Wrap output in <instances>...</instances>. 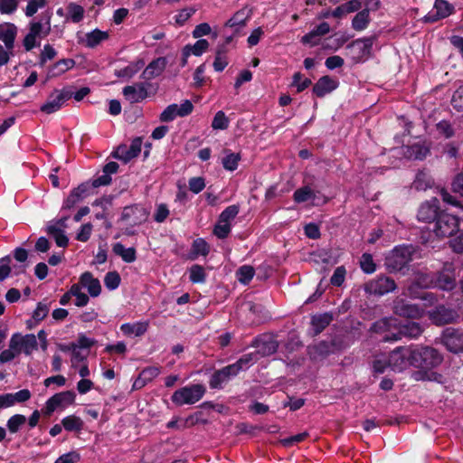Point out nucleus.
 Segmentation results:
<instances>
[{
	"label": "nucleus",
	"mask_w": 463,
	"mask_h": 463,
	"mask_svg": "<svg viewBox=\"0 0 463 463\" xmlns=\"http://www.w3.org/2000/svg\"><path fill=\"white\" fill-rule=\"evenodd\" d=\"M414 346H399L390 353L388 366L394 372L414 366Z\"/></svg>",
	"instance_id": "f257e3e1"
},
{
	"label": "nucleus",
	"mask_w": 463,
	"mask_h": 463,
	"mask_svg": "<svg viewBox=\"0 0 463 463\" xmlns=\"http://www.w3.org/2000/svg\"><path fill=\"white\" fill-rule=\"evenodd\" d=\"M413 250L411 246L394 248L385 259V265L392 272L402 271L412 260Z\"/></svg>",
	"instance_id": "f03ea898"
},
{
	"label": "nucleus",
	"mask_w": 463,
	"mask_h": 463,
	"mask_svg": "<svg viewBox=\"0 0 463 463\" xmlns=\"http://www.w3.org/2000/svg\"><path fill=\"white\" fill-rule=\"evenodd\" d=\"M414 367L433 368L439 365L443 356L436 349L429 346L414 347Z\"/></svg>",
	"instance_id": "7ed1b4c3"
},
{
	"label": "nucleus",
	"mask_w": 463,
	"mask_h": 463,
	"mask_svg": "<svg viewBox=\"0 0 463 463\" xmlns=\"http://www.w3.org/2000/svg\"><path fill=\"white\" fill-rule=\"evenodd\" d=\"M205 392V387L202 384H192L176 390L172 397V402L177 406L194 404L200 401Z\"/></svg>",
	"instance_id": "20e7f679"
},
{
	"label": "nucleus",
	"mask_w": 463,
	"mask_h": 463,
	"mask_svg": "<svg viewBox=\"0 0 463 463\" xmlns=\"http://www.w3.org/2000/svg\"><path fill=\"white\" fill-rule=\"evenodd\" d=\"M51 16L49 15L45 22L33 21L29 24V33L24 39V46L26 51H31L36 44L37 37H46L51 33Z\"/></svg>",
	"instance_id": "39448f33"
},
{
	"label": "nucleus",
	"mask_w": 463,
	"mask_h": 463,
	"mask_svg": "<svg viewBox=\"0 0 463 463\" xmlns=\"http://www.w3.org/2000/svg\"><path fill=\"white\" fill-rule=\"evenodd\" d=\"M458 217L447 213H439L436 219L434 232L438 237H449L458 230Z\"/></svg>",
	"instance_id": "423d86ee"
},
{
	"label": "nucleus",
	"mask_w": 463,
	"mask_h": 463,
	"mask_svg": "<svg viewBox=\"0 0 463 463\" xmlns=\"http://www.w3.org/2000/svg\"><path fill=\"white\" fill-rule=\"evenodd\" d=\"M75 401V393L72 391H65L52 395L45 403L43 414L50 416L55 410L64 409Z\"/></svg>",
	"instance_id": "0eeeda50"
},
{
	"label": "nucleus",
	"mask_w": 463,
	"mask_h": 463,
	"mask_svg": "<svg viewBox=\"0 0 463 463\" xmlns=\"http://www.w3.org/2000/svg\"><path fill=\"white\" fill-rule=\"evenodd\" d=\"M441 342L446 348L454 354L463 353V331L448 327L441 335Z\"/></svg>",
	"instance_id": "6e6552de"
},
{
	"label": "nucleus",
	"mask_w": 463,
	"mask_h": 463,
	"mask_svg": "<svg viewBox=\"0 0 463 463\" xmlns=\"http://www.w3.org/2000/svg\"><path fill=\"white\" fill-rule=\"evenodd\" d=\"M72 92L67 89L55 90L48 97L46 102L41 106V111L46 114H52L58 111L64 102L71 99Z\"/></svg>",
	"instance_id": "1a4fd4ad"
},
{
	"label": "nucleus",
	"mask_w": 463,
	"mask_h": 463,
	"mask_svg": "<svg viewBox=\"0 0 463 463\" xmlns=\"http://www.w3.org/2000/svg\"><path fill=\"white\" fill-rule=\"evenodd\" d=\"M396 288L394 280L386 276H379L364 285L365 292L373 295L383 296Z\"/></svg>",
	"instance_id": "9d476101"
},
{
	"label": "nucleus",
	"mask_w": 463,
	"mask_h": 463,
	"mask_svg": "<svg viewBox=\"0 0 463 463\" xmlns=\"http://www.w3.org/2000/svg\"><path fill=\"white\" fill-rule=\"evenodd\" d=\"M422 332L423 329L419 323L407 322L401 325L397 322V331L392 333V335H387V336L384 337V341H398L402 337L416 338L420 335Z\"/></svg>",
	"instance_id": "9b49d317"
},
{
	"label": "nucleus",
	"mask_w": 463,
	"mask_h": 463,
	"mask_svg": "<svg viewBox=\"0 0 463 463\" xmlns=\"http://www.w3.org/2000/svg\"><path fill=\"white\" fill-rule=\"evenodd\" d=\"M250 346L257 348L258 357L269 356L279 348V342L269 335H259L252 341Z\"/></svg>",
	"instance_id": "f8f14e48"
},
{
	"label": "nucleus",
	"mask_w": 463,
	"mask_h": 463,
	"mask_svg": "<svg viewBox=\"0 0 463 463\" xmlns=\"http://www.w3.org/2000/svg\"><path fill=\"white\" fill-rule=\"evenodd\" d=\"M194 106L192 102L185 99L180 106L177 104H171L167 106L160 114V120L162 122L173 121L176 117H185L192 113Z\"/></svg>",
	"instance_id": "ddd939ff"
},
{
	"label": "nucleus",
	"mask_w": 463,
	"mask_h": 463,
	"mask_svg": "<svg viewBox=\"0 0 463 463\" xmlns=\"http://www.w3.org/2000/svg\"><path fill=\"white\" fill-rule=\"evenodd\" d=\"M148 217V212L140 204L126 206L121 213V220L135 226L144 222Z\"/></svg>",
	"instance_id": "4468645a"
},
{
	"label": "nucleus",
	"mask_w": 463,
	"mask_h": 463,
	"mask_svg": "<svg viewBox=\"0 0 463 463\" xmlns=\"http://www.w3.org/2000/svg\"><path fill=\"white\" fill-rule=\"evenodd\" d=\"M393 312L400 316L409 318H420L423 315V309L417 305L410 304L402 298H396L393 301Z\"/></svg>",
	"instance_id": "2eb2a0df"
},
{
	"label": "nucleus",
	"mask_w": 463,
	"mask_h": 463,
	"mask_svg": "<svg viewBox=\"0 0 463 463\" xmlns=\"http://www.w3.org/2000/svg\"><path fill=\"white\" fill-rule=\"evenodd\" d=\"M456 286V274L455 269L452 264H446L443 269L438 273L435 280L434 287L442 290H451Z\"/></svg>",
	"instance_id": "dca6fc26"
},
{
	"label": "nucleus",
	"mask_w": 463,
	"mask_h": 463,
	"mask_svg": "<svg viewBox=\"0 0 463 463\" xmlns=\"http://www.w3.org/2000/svg\"><path fill=\"white\" fill-rule=\"evenodd\" d=\"M439 200L432 198L430 201L423 203L418 211V220L420 222H430L439 216Z\"/></svg>",
	"instance_id": "f3484780"
},
{
	"label": "nucleus",
	"mask_w": 463,
	"mask_h": 463,
	"mask_svg": "<svg viewBox=\"0 0 463 463\" xmlns=\"http://www.w3.org/2000/svg\"><path fill=\"white\" fill-rule=\"evenodd\" d=\"M240 373L235 364H229L216 371L211 377L210 386L212 388H219L222 383L228 381L231 377L236 376Z\"/></svg>",
	"instance_id": "a211bd4d"
},
{
	"label": "nucleus",
	"mask_w": 463,
	"mask_h": 463,
	"mask_svg": "<svg viewBox=\"0 0 463 463\" xmlns=\"http://www.w3.org/2000/svg\"><path fill=\"white\" fill-rule=\"evenodd\" d=\"M458 317V313L451 309L448 308L444 306H439L436 307L430 313V318L434 324L442 326L445 324H449L456 321Z\"/></svg>",
	"instance_id": "6ab92c4d"
},
{
	"label": "nucleus",
	"mask_w": 463,
	"mask_h": 463,
	"mask_svg": "<svg viewBox=\"0 0 463 463\" xmlns=\"http://www.w3.org/2000/svg\"><path fill=\"white\" fill-rule=\"evenodd\" d=\"M374 41L375 36L357 39L350 43L347 47L353 48L354 51H356L357 54L354 59L356 61H359L362 59L367 58L371 55V51Z\"/></svg>",
	"instance_id": "aec40b11"
},
{
	"label": "nucleus",
	"mask_w": 463,
	"mask_h": 463,
	"mask_svg": "<svg viewBox=\"0 0 463 463\" xmlns=\"http://www.w3.org/2000/svg\"><path fill=\"white\" fill-rule=\"evenodd\" d=\"M20 339L19 333L14 334L11 336L8 348L0 353V364L11 362L23 352Z\"/></svg>",
	"instance_id": "412c9836"
},
{
	"label": "nucleus",
	"mask_w": 463,
	"mask_h": 463,
	"mask_svg": "<svg viewBox=\"0 0 463 463\" xmlns=\"http://www.w3.org/2000/svg\"><path fill=\"white\" fill-rule=\"evenodd\" d=\"M79 283L82 288H87L90 296L92 298H97L101 293V285L99 280L94 278L92 273L90 271L83 272L80 275Z\"/></svg>",
	"instance_id": "4be33fe9"
},
{
	"label": "nucleus",
	"mask_w": 463,
	"mask_h": 463,
	"mask_svg": "<svg viewBox=\"0 0 463 463\" xmlns=\"http://www.w3.org/2000/svg\"><path fill=\"white\" fill-rule=\"evenodd\" d=\"M338 87V81L330 76L321 77L314 85L313 92L319 98L332 92Z\"/></svg>",
	"instance_id": "5701e85b"
},
{
	"label": "nucleus",
	"mask_w": 463,
	"mask_h": 463,
	"mask_svg": "<svg viewBox=\"0 0 463 463\" xmlns=\"http://www.w3.org/2000/svg\"><path fill=\"white\" fill-rule=\"evenodd\" d=\"M122 92L124 97L131 103L140 102L147 96V90L143 83L126 86Z\"/></svg>",
	"instance_id": "b1692460"
},
{
	"label": "nucleus",
	"mask_w": 463,
	"mask_h": 463,
	"mask_svg": "<svg viewBox=\"0 0 463 463\" xmlns=\"http://www.w3.org/2000/svg\"><path fill=\"white\" fill-rule=\"evenodd\" d=\"M17 34V27L12 23L0 24V41L7 50H13Z\"/></svg>",
	"instance_id": "393cba45"
},
{
	"label": "nucleus",
	"mask_w": 463,
	"mask_h": 463,
	"mask_svg": "<svg viewBox=\"0 0 463 463\" xmlns=\"http://www.w3.org/2000/svg\"><path fill=\"white\" fill-rule=\"evenodd\" d=\"M371 331L377 334H383L384 338L387 335H392V333L397 331V319L394 317L382 318L373 324Z\"/></svg>",
	"instance_id": "a878e982"
},
{
	"label": "nucleus",
	"mask_w": 463,
	"mask_h": 463,
	"mask_svg": "<svg viewBox=\"0 0 463 463\" xmlns=\"http://www.w3.org/2000/svg\"><path fill=\"white\" fill-rule=\"evenodd\" d=\"M166 63L165 57H159L152 61L142 72V77L145 80H151L159 76L165 69Z\"/></svg>",
	"instance_id": "bb28decb"
},
{
	"label": "nucleus",
	"mask_w": 463,
	"mask_h": 463,
	"mask_svg": "<svg viewBox=\"0 0 463 463\" xmlns=\"http://www.w3.org/2000/svg\"><path fill=\"white\" fill-rule=\"evenodd\" d=\"M109 38V33L95 29L85 34V37L80 41V43L89 48H94L100 43Z\"/></svg>",
	"instance_id": "cd10ccee"
},
{
	"label": "nucleus",
	"mask_w": 463,
	"mask_h": 463,
	"mask_svg": "<svg viewBox=\"0 0 463 463\" xmlns=\"http://www.w3.org/2000/svg\"><path fill=\"white\" fill-rule=\"evenodd\" d=\"M435 14L427 16L429 21H437L448 17L453 10V6L445 0H436L434 4Z\"/></svg>",
	"instance_id": "c85d7f7f"
},
{
	"label": "nucleus",
	"mask_w": 463,
	"mask_h": 463,
	"mask_svg": "<svg viewBox=\"0 0 463 463\" xmlns=\"http://www.w3.org/2000/svg\"><path fill=\"white\" fill-rule=\"evenodd\" d=\"M148 328L147 322L126 323L121 325L120 330L124 335L140 336L144 335Z\"/></svg>",
	"instance_id": "c756f323"
},
{
	"label": "nucleus",
	"mask_w": 463,
	"mask_h": 463,
	"mask_svg": "<svg viewBox=\"0 0 463 463\" xmlns=\"http://www.w3.org/2000/svg\"><path fill=\"white\" fill-rule=\"evenodd\" d=\"M74 65L75 61L72 59L60 60L49 70L48 77H58L71 69Z\"/></svg>",
	"instance_id": "7c9ffc66"
},
{
	"label": "nucleus",
	"mask_w": 463,
	"mask_h": 463,
	"mask_svg": "<svg viewBox=\"0 0 463 463\" xmlns=\"http://www.w3.org/2000/svg\"><path fill=\"white\" fill-rule=\"evenodd\" d=\"M112 250L116 255L121 257L127 263L134 262L137 259L135 248H125L120 242L115 243Z\"/></svg>",
	"instance_id": "2f4dec72"
},
{
	"label": "nucleus",
	"mask_w": 463,
	"mask_h": 463,
	"mask_svg": "<svg viewBox=\"0 0 463 463\" xmlns=\"http://www.w3.org/2000/svg\"><path fill=\"white\" fill-rule=\"evenodd\" d=\"M430 153L429 148L421 144H414L407 146L404 154L411 159L422 160Z\"/></svg>",
	"instance_id": "473e14b6"
},
{
	"label": "nucleus",
	"mask_w": 463,
	"mask_h": 463,
	"mask_svg": "<svg viewBox=\"0 0 463 463\" xmlns=\"http://www.w3.org/2000/svg\"><path fill=\"white\" fill-rule=\"evenodd\" d=\"M433 184V179L431 178L430 174L424 170L419 171L413 182V186L415 187V189L422 191L430 188Z\"/></svg>",
	"instance_id": "72a5a7b5"
},
{
	"label": "nucleus",
	"mask_w": 463,
	"mask_h": 463,
	"mask_svg": "<svg viewBox=\"0 0 463 463\" xmlns=\"http://www.w3.org/2000/svg\"><path fill=\"white\" fill-rule=\"evenodd\" d=\"M20 345L22 346L23 353L30 355L38 347L37 338L33 334H27L22 335L20 334Z\"/></svg>",
	"instance_id": "f704fd0d"
},
{
	"label": "nucleus",
	"mask_w": 463,
	"mask_h": 463,
	"mask_svg": "<svg viewBox=\"0 0 463 463\" xmlns=\"http://www.w3.org/2000/svg\"><path fill=\"white\" fill-rule=\"evenodd\" d=\"M369 23L370 15L368 14V9H363L353 18L352 27L355 31H363L368 26Z\"/></svg>",
	"instance_id": "c9c22d12"
},
{
	"label": "nucleus",
	"mask_w": 463,
	"mask_h": 463,
	"mask_svg": "<svg viewBox=\"0 0 463 463\" xmlns=\"http://www.w3.org/2000/svg\"><path fill=\"white\" fill-rule=\"evenodd\" d=\"M144 65L145 62L142 60H138L121 70L116 71L115 75L119 78H132Z\"/></svg>",
	"instance_id": "e433bc0d"
},
{
	"label": "nucleus",
	"mask_w": 463,
	"mask_h": 463,
	"mask_svg": "<svg viewBox=\"0 0 463 463\" xmlns=\"http://www.w3.org/2000/svg\"><path fill=\"white\" fill-rule=\"evenodd\" d=\"M62 427L67 431H80L83 429V420L75 415H70L62 419Z\"/></svg>",
	"instance_id": "4c0bfd02"
},
{
	"label": "nucleus",
	"mask_w": 463,
	"mask_h": 463,
	"mask_svg": "<svg viewBox=\"0 0 463 463\" xmlns=\"http://www.w3.org/2000/svg\"><path fill=\"white\" fill-rule=\"evenodd\" d=\"M210 251L208 243L203 239H196L194 241L192 245V256L191 259L194 260L199 255L206 256Z\"/></svg>",
	"instance_id": "58836bf2"
},
{
	"label": "nucleus",
	"mask_w": 463,
	"mask_h": 463,
	"mask_svg": "<svg viewBox=\"0 0 463 463\" xmlns=\"http://www.w3.org/2000/svg\"><path fill=\"white\" fill-rule=\"evenodd\" d=\"M68 16L73 23L80 22L84 17V9L81 5L75 3H70L67 6Z\"/></svg>",
	"instance_id": "ea45409f"
},
{
	"label": "nucleus",
	"mask_w": 463,
	"mask_h": 463,
	"mask_svg": "<svg viewBox=\"0 0 463 463\" xmlns=\"http://www.w3.org/2000/svg\"><path fill=\"white\" fill-rule=\"evenodd\" d=\"M82 287L80 283L73 284L70 288V294L76 298L75 306L84 307L89 302V297L82 292Z\"/></svg>",
	"instance_id": "a19ab883"
},
{
	"label": "nucleus",
	"mask_w": 463,
	"mask_h": 463,
	"mask_svg": "<svg viewBox=\"0 0 463 463\" xmlns=\"http://www.w3.org/2000/svg\"><path fill=\"white\" fill-rule=\"evenodd\" d=\"M332 321V316L329 314H323L315 316L312 318V325L316 334L322 332Z\"/></svg>",
	"instance_id": "79ce46f5"
},
{
	"label": "nucleus",
	"mask_w": 463,
	"mask_h": 463,
	"mask_svg": "<svg viewBox=\"0 0 463 463\" xmlns=\"http://www.w3.org/2000/svg\"><path fill=\"white\" fill-rule=\"evenodd\" d=\"M293 197L296 203H300L314 199L315 194L309 186H303L295 191Z\"/></svg>",
	"instance_id": "37998d69"
},
{
	"label": "nucleus",
	"mask_w": 463,
	"mask_h": 463,
	"mask_svg": "<svg viewBox=\"0 0 463 463\" xmlns=\"http://www.w3.org/2000/svg\"><path fill=\"white\" fill-rule=\"evenodd\" d=\"M241 160V155L239 153H228L222 158V165L228 171H234L238 167L239 161Z\"/></svg>",
	"instance_id": "c03bdc74"
},
{
	"label": "nucleus",
	"mask_w": 463,
	"mask_h": 463,
	"mask_svg": "<svg viewBox=\"0 0 463 463\" xmlns=\"http://www.w3.org/2000/svg\"><path fill=\"white\" fill-rule=\"evenodd\" d=\"M259 360L258 354L255 352L246 354L242 355L234 364L237 365L240 372L243 369L249 368Z\"/></svg>",
	"instance_id": "a18cd8bd"
},
{
	"label": "nucleus",
	"mask_w": 463,
	"mask_h": 463,
	"mask_svg": "<svg viewBox=\"0 0 463 463\" xmlns=\"http://www.w3.org/2000/svg\"><path fill=\"white\" fill-rule=\"evenodd\" d=\"M189 279L193 283H203L206 279L204 269L200 265H193L189 269Z\"/></svg>",
	"instance_id": "49530a36"
},
{
	"label": "nucleus",
	"mask_w": 463,
	"mask_h": 463,
	"mask_svg": "<svg viewBox=\"0 0 463 463\" xmlns=\"http://www.w3.org/2000/svg\"><path fill=\"white\" fill-rule=\"evenodd\" d=\"M25 422H26L25 416H24L22 414H15L14 416H12L11 418H9V420H7L6 426H7L8 430L11 433H16L20 430V428L25 424Z\"/></svg>",
	"instance_id": "de8ad7c7"
},
{
	"label": "nucleus",
	"mask_w": 463,
	"mask_h": 463,
	"mask_svg": "<svg viewBox=\"0 0 463 463\" xmlns=\"http://www.w3.org/2000/svg\"><path fill=\"white\" fill-rule=\"evenodd\" d=\"M50 304L47 302H39L37 304L36 308L33 312V319L35 321V323H39L42 320H43L50 311Z\"/></svg>",
	"instance_id": "09e8293b"
},
{
	"label": "nucleus",
	"mask_w": 463,
	"mask_h": 463,
	"mask_svg": "<svg viewBox=\"0 0 463 463\" xmlns=\"http://www.w3.org/2000/svg\"><path fill=\"white\" fill-rule=\"evenodd\" d=\"M254 273V269L251 266L244 265L238 269L237 279L241 283L246 285L252 279Z\"/></svg>",
	"instance_id": "8fccbe9b"
},
{
	"label": "nucleus",
	"mask_w": 463,
	"mask_h": 463,
	"mask_svg": "<svg viewBox=\"0 0 463 463\" xmlns=\"http://www.w3.org/2000/svg\"><path fill=\"white\" fill-rule=\"evenodd\" d=\"M121 279L117 271H109L105 275L104 284L109 290H114L118 288Z\"/></svg>",
	"instance_id": "3c124183"
},
{
	"label": "nucleus",
	"mask_w": 463,
	"mask_h": 463,
	"mask_svg": "<svg viewBox=\"0 0 463 463\" xmlns=\"http://www.w3.org/2000/svg\"><path fill=\"white\" fill-rule=\"evenodd\" d=\"M240 208L238 205H230L226 207L219 215V220L221 222H231L238 215Z\"/></svg>",
	"instance_id": "603ef678"
},
{
	"label": "nucleus",
	"mask_w": 463,
	"mask_h": 463,
	"mask_svg": "<svg viewBox=\"0 0 463 463\" xmlns=\"http://www.w3.org/2000/svg\"><path fill=\"white\" fill-rule=\"evenodd\" d=\"M45 5L46 0H29L24 10L25 15L31 17Z\"/></svg>",
	"instance_id": "864d4df0"
},
{
	"label": "nucleus",
	"mask_w": 463,
	"mask_h": 463,
	"mask_svg": "<svg viewBox=\"0 0 463 463\" xmlns=\"http://www.w3.org/2000/svg\"><path fill=\"white\" fill-rule=\"evenodd\" d=\"M228 126L229 120L224 112L218 111L213 119L212 128L213 129H226Z\"/></svg>",
	"instance_id": "5fc2aeb1"
},
{
	"label": "nucleus",
	"mask_w": 463,
	"mask_h": 463,
	"mask_svg": "<svg viewBox=\"0 0 463 463\" xmlns=\"http://www.w3.org/2000/svg\"><path fill=\"white\" fill-rule=\"evenodd\" d=\"M113 156L118 160H121L125 163L130 161L135 156L131 155L128 150V146L126 145H121L118 146V148L113 152Z\"/></svg>",
	"instance_id": "6e6d98bb"
},
{
	"label": "nucleus",
	"mask_w": 463,
	"mask_h": 463,
	"mask_svg": "<svg viewBox=\"0 0 463 463\" xmlns=\"http://www.w3.org/2000/svg\"><path fill=\"white\" fill-rule=\"evenodd\" d=\"M361 269L368 274L375 271V264L373 262L372 255L364 253L361 257L360 260Z\"/></svg>",
	"instance_id": "4d7b16f0"
},
{
	"label": "nucleus",
	"mask_w": 463,
	"mask_h": 463,
	"mask_svg": "<svg viewBox=\"0 0 463 463\" xmlns=\"http://www.w3.org/2000/svg\"><path fill=\"white\" fill-rule=\"evenodd\" d=\"M231 232V223L221 222L218 219V222L214 226L213 234L219 239H225Z\"/></svg>",
	"instance_id": "13d9d810"
},
{
	"label": "nucleus",
	"mask_w": 463,
	"mask_h": 463,
	"mask_svg": "<svg viewBox=\"0 0 463 463\" xmlns=\"http://www.w3.org/2000/svg\"><path fill=\"white\" fill-rule=\"evenodd\" d=\"M20 0H0V13L13 14L18 7Z\"/></svg>",
	"instance_id": "bf43d9fd"
},
{
	"label": "nucleus",
	"mask_w": 463,
	"mask_h": 463,
	"mask_svg": "<svg viewBox=\"0 0 463 463\" xmlns=\"http://www.w3.org/2000/svg\"><path fill=\"white\" fill-rule=\"evenodd\" d=\"M345 274H346V270H345V267H343V266L337 267L335 269L333 276L331 277V279H330L331 284L334 286H336V287L341 286L345 281Z\"/></svg>",
	"instance_id": "052dcab7"
},
{
	"label": "nucleus",
	"mask_w": 463,
	"mask_h": 463,
	"mask_svg": "<svg viewBox=\"0 0 463 463\" xmlns=\"http://www.w3.org/2000/svg\"><path fill=\"white\" fill-rule=\"evenodd\" d=\"M293 85L297 87V91L301 92L311 85V80L307 78L302 80L300 72H297L293 76Z\"/></svg>",
	"instance_id": "680f3d73"
},
{
	"label": "nucleus",
	"mask_w": 463,
	"mask_h": 463,
	"mask_svg": "<svg viewBox=\"0 0 463 463\" xmlns=\"http://www.w3.org/2000/svg\"><path fill=\"white\" fill-rule=\"evenodd\" d=\"M209 47L206 40H198L194 45H190V53L195 56L202 55Z\"/></svg>",
	"instance_id": "e2e57ef3"
},
{
	"label": "nucleus",
	"mask_w": 463,
	"mask_h": 463,
	"mask_svg": "<svg viewBox=\"0 0 463 463\" xmlns=\"http://www.w3.org/2000/svg\"><path fill=\"white\" fill-rule=\"evenodd\" d=\"M228 61L224 55V52L218 50L213 61V68L216 71H222L227 66Z\"/></svg>",
	"instance_id": "0e129e2a"
},
{
	"label": "nucleus",
	"mask_w": 463,
	"mask_h": 463,
	"mask_svg": "<svg viewBox=\"0 0 463 463\" xmlns=\"http://www.w3.org/2000/svg\"><path fill=\"white\" fill-rule=\"evenodd\" d=\"M451 104L458 111L463 109V86L458 87L454 92Z\"/></svg>",
	"instance_id": "69168bd1"
},
{
	"label": "nucleus",
	"mask_w": 463,
	"mask_h": 463,
	"mask_svg": "<svg viewBox=\"0 0 463 463\" xmlns=\"http://www.w3.org/2000/svg\"><path fill=\"white\" fill-rule=\"evenodd\" d=\"M436 127L438 132L447 138L451 137L454 135L452 126L449 121L441 120Z\"/></svg>",
	"instance_id": "338daca9"
},
{
	"label": "nucleus",
	"mask_w": 463,
	"mask_h": 463,
	"mask_svg": "<svg viewBox=\"0 0 463 463\" xmlns=\"http://www.w3.org/2000/svg\"><path fill=\"white\" fill-rule=\"evenodd\" d=\"M80 460V455L75 452H68L60 456L54 463H76Z\"/></svg>",
	"instance_id": "774afa93"
}]
</instances>
